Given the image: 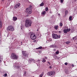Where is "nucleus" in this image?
<instances>
[{
    "instance_id": "nucleus-19",
    "label": "nucleus",
    "mask_w": 77,
    "mask_h": 77,
    "mask_svg": "<svg viewBox=\"0 0 77 77\" xmlns=\"http://www.w3.org/2000/svg\"><path fill=\"white\" fill-rule=\"evenodd\" d=\"M65 33H67V30L66 29H65L63 31Z\"/></svg>"
},
{
    "instance_id": "nucleus-23",
    "label": "nucleus",
    "mask_w": 77,
    "mask_h": 77,
    "mask_svg": "<svg viewBox=\"0 0 77 77\" xmlns=\"http://www.w3.org/2000/svg\"><path fill=\"white\" fill-rule=\"evenodd\" d=\"M44 72H43L40 75V77H42V76L43 75H44Z\"/></svg>"
},
{
    "instance_id": "nucleus-26",
    "label": "nucleus",
    "mask_w": 77,
    "mask_h": 77,
    "mask_svg": "<svg viewBox=\"0 0 77 77\" xmlns=\"http://www.w3.org/2000/svg\"><path fill=\"white\" fill-rule=\"evenodd\" d=\"M48 11V8L46 7L45 8V11Z\"/></svg>"
},
{
    "instance_id": "nucleus-40",
    "label": "nucleus",
    "mask_w": 77,
    "mask_h": 77,
    "mask_svg": "<svg viewBox=\"0 0 77 77\" xmlns=\"http://www.w3.org/2000/svg\"><path fill=\"white\" fill-rule=\"evenodd\" d=\"M66 73V74H68V72H67L66 71H65Z\"/></svg>"
},
{
    "instance_id": "nucleus-49",
    "label": "nucleus",
    "mask_w": 77,
    "mask_h": 77,
    "mask_svg": "<svg viewBox=\"0 0 77 77\" xmlns=\"http://www.w3.org/2000/svg\"><path fill=\"white\" fill-rule=\"evenodd\" d=\"M2 1H4V0H2Z\"/></svg>"
},
{
    "instance_id": "nucleus-11",
    "label": "nucleus",
    "mask_w": 77,
    "mask_h": 77,
    "mask_svg": "<svg viewBox=\"0 0 77 77\" xmlns=\"http://www.w3.org/2000/svg\"><path fill=\"white\" fill-rule=\"evenodd\" d=\"M2 21L1 20H0V28L2 27Z\"/></svg>"
},
{
    "instance_id": "nucleus-24",
    "label": "nucleus",
    "mask_w": 77,
    "mask_h": 77,
    "mask_svg": "<svg viewBox=\"0 0 77 77\" xmlns=\"http://www.w3.org/2000/svg\"><path fill=\"white\" fill-rule=\"evenodd\" d=\"M67 30V32H69V31H70V30H71V29H66Z\"/></svg>"
},
{
    "instance_id": "nucleus-43",
    "label": "nucleus",
    "mask_w": 77,
    "mask_h": 77,
    "mask_svg": "<svg viewBox=\"0 0 77 77\" xmlns=\"http://www.w3.org/2000/svg\"><path fill=\"white\" fill-rule=\"evenodd\" d=\"M54 51H56V49H54Z\"/></svg>"
},
{
    "instance_id": "nucleus-29",
    "label": "nucleus",
    "mask_w": 77,
    "mask_h": 77,
    "mask_svg": "<svg viewBox=\"0 0 77 77\" xmlns=\"http://www.w3.org/2000/svg\"><path fill=\"white\" fill-rule=\"evenodd\" d=\"M59 53V51H57L56 52V54H58Z\"/></svg>"
},
{
    "instance_id": "nucleus-21",
    "label": "nucleus",
    "mask_w": 77,
    "mask_h": 77,
    "mask_svg": "<svg viewBox=\"0 0 77 77\" xmlns=\"http://www.w3.org/2000/svg\"><path fill=\"white\" fill-rule=\"evenodd\" d=\"M77 36H75V37L72 38V39L73 40H75V39H77Z\"/></svg>"
},
{
    "instance_id": "nucleus-44",
    "label": "nucleus",
    "mask_w": 77,
    "mask_h": 77,
    "mask_svg": "<svg viewBox=\"0 0 77 77\" xmlns=\"http://www.w3.org/2000/svg\"><path fill=\"white\" fill-rule=\"evenodd\" d=\"M1 62V58H0V62Z\"/></svg>"
},
{
    "instance_id": "nucleus-38",
    "label": "nucleus",
    "mask_w": 77,
    "mask_h": 77,
    "mask_svg": "<svg viewBox=\"0 0 77 77\" xmlns=\"http://www.w3.org/2000/svg\"><path fill=\"white\" fill-rule=\"evenodd\" d=\"M58 15L59 16H60V14H58Z\"/></svg>"
},
{
    "instance_id": "nucleus-20",
    "label": "nucleus",
    "mask_w": 77,
    "mask_h": 77,
    "mask_svg": "<svg viewBox=\"0 0 77 77\" xmlns=\"http://www.w3.org/2000/svg\"><path fill=\"white\" fill-rule=\"evenodd\" d=\"M45 14H46V12L45 11H43L42 13V14L43 15H45Z\"/></svg>"
},
{
    "instance_id": "nucleus-36",
    "label": "nucleus",
    "mask_w": 77,
    "mask_h": 77,
    "mask_svg": "<svg viewBox=\"0 0 77 77\" xmlns=\"http://www.w3.org/2000/svg\"><path fill=\"white\" fill-rule=\"evenodd\" d=\"M45 48L43 47V48H42V50H44V49H45Z\"/></svg>"
},
{
    "instance_id": "nucleus-5",
    "label": "nucleus",
    "mask_w": 77,
    "mask_h": 77,
    "mask_svg": "<svg viewBox=\"0 0 77 77\" xmlns=\"http://www.w3.org/2000/svg\"><path fill=\"white\" fill-rule=\"evenodd\" d=\"M30 38L31 39H32V40L35 39H36V35H35V34L33 33H31L30 35Z\"/></svg>"
},
{
    "instance_id": "nucleus-25",
    "label": "nucleus",
    "mask_w": 77,
    "mask_h": 77,
    "mask_svg": "<svg viewBox=\"0 0 77 77\" xmlns=\"http://www.w3.org/2000/svg\"><path fill=\"white\" fill-rule=\"evenodd\" d=\"M44 5V3L42 2L40 5V6H42Z\"/></svg>"
},
{
    "instance_id": "nucleus-48",
    "label": "nucleus",
    "mask_w": 77,
    "mask_h": 77,
    "mask_svg": "<svg viewBox=\"0 0 77 77\" xmlns=\"http://www.w3.org/2000/svg\"><path fill=\"white\" fill-rule=\"evenodd\" d=\"M75 0V1H76L77 0Z\"/></svg>"
},
{
    "instance_id": "nucleus-50",
    "label": "nucleus",
    "mask_w": 77,
    "mask_h": 77,
    "mask_svg": "<svg viewBox=\"0 0 77 77\" xmlns=\"http://www.w3.org/2000/svg\"><path fill=\"white\" fill-rule=\"evenodd\" d=\"M76 44H77V43H76Z\"/></svg>"
},
{
    "instance_id": "nucleus-3",
    "label": "nucleus",
    "mask_w": 77,
    "mask_h": 77,
    "mask_svg": "<svg viewBox=\"0 0 77 77\" xmlns=\"http://www.w3.org/2000/svg\"><path fill=\"white\" fill-rule=\"evenodd\" d=\"M7 30L13 32L14 30V28L12 26H10L7 28Z\"/></svg>"
},
{
    "instance_id": "nucleus-31",
    "label": "nucleus",
    "mask_w": 77,
    "mask_h": 77,
    "mask_svg": "<svg viewBox=\"0 0 77 77\" xmlns=\"http://www.w3.org/2000/svg\"><path fill=\"white\" fill-rule=\"evenodd\" d=\"M64 0H60L61 3H63V2Z\"/></svg>"
},
{
    "instance_id": "nucleus-46",
    "label": "nucleus",
    "mask_w": 77,
    "mask_h": 77,
    "mask_svg": "<svg viewBox=\"0 0 77 77\" xmlns=\"http://www.w3.org/2000/svg\"><path fill=\"white\" fill-rule=\"evenodd\" d=\"M21 27V29H22V27Z\"/></svg>"
},
{
    "instance_id": "nucleus-8",
    "label": "nucleus",
    "mask_w": 77,
    "mask_h": 77,
    "mask_svg": "<svg viewBox=\"0 0 77 77\" xmlns=\"http://www.w3.org/2000/svg\"><path fill=\"white\" fill-rule=\"evenodd\" d=\"M54 74V72H48L47 74L48 75H53Z\"/></svg>"
},
{
    "instance_id": "nucleus-1",
    "label": "nucleus",
    "mask_w": 77,
    "mask_h": 77,
    "mask_svg": "<svg viewBox=\"0 0 77 77\" xmlns=\"http://www.w3.org/2000/svg\"><path fill=\"white\" fill-rule=\"evenodd\" d=\"M32 25V21L29 19H26L25 21V26L26 27H30Z\"/></svg>"
},
{
    "instance_id": "nucleus-45",
    "label": "nucleus",
    "mask_w": 77,
    "mask_h": 77,
    "mask_svg": "<svg viewBox=\"0 0 77 77\" xmlns=\"http://www.w3.org/2000/svg\"><path fill=\"white\" fill-rule=\"evenodd\" d=\"M49 68H51V66H50Z\"/></svg>"
},
{
    "instance_id": "nucleus-9",
    "label": "nucleus",
    "mask_w": 77,
    "mask_h": 77,
    "mask_svg": "<svg viewBox=\"0 0 77 77\" xmlns=\"http://www.w3.org/2000/svg\"><path fill=\"white\" fill-rule=\"evenodd\" d=\"M22 54L24 56L26 57V51H22Z\"/></svg>"
},
{
    "instance_id": "nucleus-34",
    "label": "nucleus",
    "mask_w": 77,
    "mask_h": 77,
    "mask_svg": "<svg viewBox=\"0 0 77 77\" xmlns=\"http://www.w3.org/2000/svg\"><path fill=\"white\" fill-rule=\"evenodd\" d=\"M2 38V35L0 34V39Z\"/></svg>"
},
{
    "instance_id": "nucleus-6",
    "label": "nucleus",
    "mask_w": 77,
    "mask_h": 77,
    "mask_svg": "<svg viewBox=\"0 0 77 77\" xmlns=\"http://www.w3.org/2000/svg\"><path fill=\"white\" fill-rule=\"evenodd\" d=\"M52 36L54 39H57V35L53 33L52 35Z\"/></svg>"
},
{
    "instance_id": "nucleus-30",
    "label": "nucleus",
    "mask_w": 77,
    "mask_h": 77,
    "mask_svg": "<svg viewBox=\"0 0 77 77\" xmlns=\"http://www.w3.org/2000/svg\"><path fill=\"white\" fill-rule=\"evenodd\" d=\"M4 75H5V77H6V76H7L8 75V74H7V73H5V74Z\"/></svg>"
},
{
    "instance_id": "nucleus-22",
    "label": "nucleus",
    "mask_w": 77,
    "mask_h": 77,
    "mask_svg": "<svg viewBox=\"0 0 77 77\" xmlns=\"http://www.w3.org/2000/svg\"><path fill=\"white\" fill-rule=\"evenodd\" d=\"M14 67H15V68H17V69L18 68H20V66H15Z\"/></svg>"
},
{
    "instance_id": "nucleus-17",
    "label": "nucleus",
    "mask_w": 77,
    "mask_h": 77,
    "mask_svg": "<svg viewBox=\"0 0 77 77\" xmlns=\"http://www.w3.org/2000/svg\"><path fill=\"white\" fill-rule=\"evenodd\" d=\"M42 47L41 46V47H38V48H36V49L37 50H38V49L39 50H40L41 49H42Z\"/></svg>"
},
{
    "instance_id": "nucleus-28",
    "label": "nucleus",
    "mask_w": 77,
    "mask_h": 77,
    "mask_svg": "<svg viewBox=\"0 0 77 77\" xmlns=\"http://www.w3.org/2000/svg\"><path fill=\"white\" fill-rule=\"evenodd\" d=\"M63 24H62V23H60V26L61 27H62V26Z\"/></svg>"
},
{
    "instance_id": "nucleus-2",
    "label": "nucleus",
    "mask_w": 77,
    "mask_h": 77,
    "mask_svg": "<svg viewBox=\"0 0 77 77\" xmlns=\"http://www.w3.org/2000/svg\"><path fill=\"white\" fill-rule=\"evenodd\" d=\"M26 12L27 14H32V6L31 5H29V7L26 9Z\"/></svg>"
},
{
    "instance_id": "nucleus-14",
    "label": "nucleus",
    "mask_w": 77,
    "mask_h": 77,
    "mask_svg": "<svg viewBox=\"0 0 77 77\" xmlns=\"http://www.w3.org/2000/svg\"><path fill=\"white\" fill-rule=\"evenodd\" d=\"M68 13V11L67 10H66L65 12V15H66V16L67 15Z\"/></svg>"
},
{
    "instance_id": "nucleus-39",
    "label": "nucleus",
    "mask_w": 77,
    "mask_h": 77,
    "mask_svg": "<svg viewBox=\"0 0 77 77\" xmlns=\"http://www.w3.org/2000/svg\"><path fill=\"white\" fill-rule=\"evenodd\" d=\"M45 59H47V57H45Z\"/></svg>"
},
{
    "instance_id": "nucleus-13",
    "label": "nucleus",
    "mask_w": 77,
    "mask_h": 77,
    "mask_svg": "<svg viewBox=\"0 0 77 77\" xmlns=\"http://www.w3.org/2000/svg\"><path fill=\"white\" fill-rule=\"evenodd\" d=\"M13 20L14 21H17V17H14L13 18Z\"/></svg>"
},
{
    "instance_id": "nucleus-18",
    "label": "nucleus",
    "mask_w": 77,
    "mask_h": 77,
    "mask_svg": "<svg viewBox=\"0 0 77 77\" xmlns=\"http://www.w3.org/2000/svg\"><path fill=\"white\" fill-rule=\"evenodd\" d=\"M65 43L66 44H69L70 43V41H67L65 42Z\"/></svg>"
},
{
    "instance_id": "nucleus-27",
    "label": "nucleus",
    "mask_w": 77,
    "mask_h": 77,
    "mask_svg": "<svg viewBox=\"0 0 77 77\" xmlns=\"http://www.w3.org/2000/svg\"><path fill=\"white\" fill-rule=\"evenodd\" d=\"M69 20H70V21H71V20H72V17L70 16L69 17Z\"/></svg>"
},
{
    "instance_id": "nucleus-4",
    "label": "nucleus",
    "mask_w": 77,
    "mask_h": 77,
    "mask_svg": "<svg viewBox=\"0 0 77 77\" xmlns=\"http://www.w3.org/2000/svg\"><path fill=\"white\" fill-rule=\"evenodd\" d=\"M11 57L12 59H17L19 57L16 55L15 54L12 53L11 54Z\"/></svg>"
},
{
    "instance_id": "nucleus-41",
    "label": "nucleus",
    "mask_w": 77,
    "mask_h": 77,
    "mask_svg": "<svg viewBox=\"0 0 77 77\" xmlns=\"http://www.w3.org/2000/svg\"><path fill=\"white\" fill-rule=\"evenodd\" d=\"M48 63H49V64H50V62H48Z\"/></svg>"
},
{
    "instance_id": "nucleus-10",
    "label": "nucleus",
    "mask_w": 77,
    "mask_h": 77,
    "mask_svg": "<svg viewBox=\"0 0 77 77\" xmlns=\"http://www.w3.org/2000/svg\"><path fill=\"white\" fill-rule=\"evenodd\" d=\"M29 61H33L34 62V63H35V62H36V61L34 60V59H29Z\"/></svg>"
},
{
    "instance_id": "nucleus-32",
    "label": "nucleus",
    "mask_w": 77,
    "mask_h": 77,
    "mask_svg": "<svg viewBox=\"0 0 77 77\" xmlns=\"http://www.w3.org/2000/svg\"><path fill=\"white\" fill-rule=\"evenodd\" d=\"M24 75V76H26V72H25L24 74H23Z\"/></svg>"
},
{
    "instance_id": "nucleus-35",
    "label": "nucleus",
    "mask_w": 77,
    "mask_h": 77,
    "mask_svg": "<svg viewBox=\"0 0 77 77\" xmlns=\"http://www.w3.org/2000/svg\"><path fill=\"white\" fill-rule=\"evenodd\" d=\"M65 65H68V63H65Z\"/></svg>"
},
{
    "instance_id": "nucleus-33",
    "label": "nucleus",
    "mask_w": 77,
    "mask_h": 77,
    "mask_svg": "<svg viewBox=\"0 0 77 77\" xmlns=\"http://www.w3.org/2000/svg\"><path fill=\"white\" fill-rule=\"evenodd\" d=\"M57 38H60V35L58 36V35H57Z\"/></svg>"
},
{
    "instance_id": "nucleus-47",
    "label": "nucleus",
    "mask_w": 77,
    "mask_h": 77,
    "mask_svg": "<svg viewBox=\"0 0 77 77\" xmlns=\"http://www.w3.org/2000/svg\"><path fill=\"white\" fill-rule=\"evenodd\" d=\"M50 40H51V39H50Z\"/></svg>"
},
{
    "instance_id": "nucleus-42",
    "label": "nucleus",
    "mask_w": 77,
    "mask_h": 77,
    "mask_svg": "<svg viewBox=\"0 0 77 77\" xmlns=\"http://www.w3.org/2000/svg\"><path fill=\"white\" fill-rule=\"evenodd\" d=\"M72 66H74V64H72Z\"/></svg>"
},
{
    "instance_id": "nucleus-16",
    "label": "nucleus",
    "mask_w": 77,
    "mask_h": 77,
    "mask_svg": "<svg viewBox=\"0 0 77 77\" xmlns=\"http://www.w3.org/2000/svg\"><path fill=\"white\" fill-rule=\"evenodd\" d=\"M42 62H46V60H45V58H43L42 59Z\"/></svg>"
},
{
    "instance_id": "nucleus-12",
    "label": "nucleus",
    "mask_w": 77,
    "mask_h": 77,
    "mask_svg": "<svg viewBox=\"0 0 77 77\" xmlns=\"http://www.w3.org/2000/svg\"><path fill=\"white\" fill-rule=\"evenodd\" d=\"M50 48H54V47H56V45H51L49 46Z\"/></svg>"
},
{
    "instance_id": "nucleus-37",
    "label": "nucleus",
    "mask_w": 77,
    "mask_h": 77,
    "mask_svg": "<svg viewBox=\"0 0 77 77\" xmlns=\"http://www.w3.org/2000/svg\"><path fill=\"white\" fill-rule=\"evenodd\" d=\"M39 62H40V60H38V61H37V62H38V63H39Z\"/></svg>"
},
{
    "instance_id": "nucleus-15",
    "label": "nucleus",
    "mask_w": 77,
    "mask_h": 77,
    "mask_svg": "<svg viewBox=\"0 0 77 77\" xmlns=\"http://www.w3.org/2000/svg\"><path fill=\"white\" fill-rule=\"evenodd\" d=\"M58 27V26L56 25L54 26V28L56 30H57Z\"/></svg>"
},
{
    "instance_id": "nucleus-7",
    "label": "nucleus",
    "mask_w": 77,
    "mask_h": 77,
    "mask_svg": "<svg viewBox=\"0 0 77 77\" xmlns=\"http://www.w3.org/2000/svg\"><path fill=\"white\" fill-rule=\"evenodd\" d=\"M20 6V4L18 3L16 5L14 6V9H17V8H18V7Z\"/></svg>"
}]
</instances>
